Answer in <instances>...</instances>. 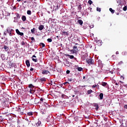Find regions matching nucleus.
<instances>
[{
  "instance_id": "1",
  "label": "nucleus",
  "mask_w": 127,
  "mask_h": 127,
  "mask_svg": "<svg viewBox=\"0 0 127 127\" xmlns=\"http://www.w3.org/2000/svg\"><path fill=\"white\" fill-rule=\"evenodd\" d=\"M73 49L70 50V52L71 53H77V52H79V50H78V47L77 46L74 45L72 47Z\"/></svg>"
},
{
  "instance_id": "2",
  "label": "nucleus",
  "mask_w": 127,
  "mask_h": 127,
  "mask_svg": "<svg viewBox=\"0 0 127 127\" xmlns=\"http://www.w3.org/2000/svg\"><path fill=\"white\" fill-rule=\"evenodd\" d=\"M86 62L88 65H93L94 64V60L87 59H86Z\"/></svg>"
},
{
  "instance_id": "3",
  "label": "nucleus",
  "mask_w": 127,
  "mask_h": 127,
  "mask_svg": "<svg viewBox=\"0 0 127 127\" xmlns=\"http://www.w3.org/2000/svg\"><path fill=\"white\" fill-rule=\"evenodd\" d=\"M29 88L31 89L30 90V93L31 94H33V93H34V90H33V88H34V86H33L32 84H30L29 85Z\"/></svg>"
},
{
  "instance_id": "4",
  "label": "nucleus",
  "mask_w": 127,
  "mask_h": 127,
  "mask_svg": "<svg viewBox=\"0 0 127 127\" xmlns=\"http://www.w3.org/2000/svg\"><path fill=\"white\" fill-rule=\"evenodd\" d=\"M42 74H43V75H48V74H50V72L48 70L44 69L42 70Z\"/></svg>"
},
{
  "instance_id": "5",
  "label": "nucleus",
  "mask_w": 127,
  "mask_h": 127,
  "mask_svg": "<svg viewBox=\"0 0 127 127\" xmlns=\"http://www.w3.org/2000/svg\"><path fill=\"white\" fill-rule=\"evenodd\" d=\"M16 32L17 34H18V35H20L21 36H22L23 35V33L20 32L18 29H16Z\"/></svg>"
},
{
  "instance_id": "6",
  "label": "nucleus",
  "mask_w": 127,
  "mask_h": 127,
  "mask_svg": "<svg viewBox=\"0 0 127 127\" xmlns=\"http://www.w3.org/2000/svg\"><path fill=\"white\" fill-rule=\"evenodd\" d=\"M64 65H65V66H67V67H70V65H71V64H70V62H69V61L66 60L64 64Z\"/></svg>"
},
{
  "instance_id": "7",
  "label": "nucleus",
  "mask_w": 127,
  "mask_h": 127,
  "mask_svg": "<svg viewBox=\"0 0 127 127\" xmlns=\"http://www.w3.org/2000/svg\"><path fill=\"white\" fill-rule=\"evenodd\" d=\"M21 110H22V107H18L17 111L20 112L21 115H23V112H21Z\"/></svg>"
},
{
  "instance_id": "8",
  "label": "nucleus",
  "mask_w": 127,
  "mask_h": 127,
  "mask_svg": "<svg viewBox=\"0 0 127 127\" xmlns=\"http://www.w3.org/2000/svg\"><path fill=\"white\" fill-rule=\"evenodd\" d=\"M62 32L63 35H66L67 36H68V35H69V33L68 32V31L65 32V31L63 30V31H62Z\"/></svg>"
},
{
  "instance_id": "9",
  "label": "nucleus",
  "mask_w": 127,
  "mask_h": 127,
  "mask_svg": "<svg viewBox=\"0 0 127 127\" xmlns=\"http://www.w3.org/2000/svg\"><path fill=\"white\" fill-rule=\"evenodd\" d=\"M3 49H4L5 51H6V52H8V50H9V48H8V47L5 46V45H4L3 47Z\"/></svg>"
},
{
  "instance_id": "10",
  "label": "nucleus",
  "mask_w": 127,
  "mask_h": 127,
  "mask_svg": "<svg viewBox=\"0 0 127 127\" xmlns=\"http://www.w3.org/2000/svg\"><path fill=\"white\" fill-rule=\"evenodd\" d=\"M26 65H27V67L30 66V63L29 62V61L28 60L26 61Z\"/></svg>"
},
{
  "instance_id": "11",
  "label": "nucleus",
  "mask_w": 127,
  "mask_h": 127,
  "mask_svg": "<svg viewBox=\"0 0 127 127\" xmlns=\"http://www.w3.org/2000/svg\"><path fill=\"white\" fill-rule=\"evenodd\" d=\"M94 107H95L96 111H98V110H99V105L98 104H94Z\"/></svg>"
},
{
  "instance_id": "12",
  "label": "nucleus",
  "mask_w": 127,
  "mask_h": 127,
  "mask_svg": "<svg viewBox=\"0 0 127 127\" xmlns=\"http://www.w3.org/2000/svg\"><path fill=\"white\" fill-rule=\"evenodd\" d=\"M40 82H46V78L45 77H43L40 79Z\"/></svg>"
},
{
  "instance_id": "13",
  "label": "nucleus",
  "mask_w": 127,
  "mask_h": 127,
  "mask_svg": "<svg viewBox=\"0 0 127 127\" xmlns=\"http://www.w3.org/2000/svg\"><path fill=\"white\" fill-rule=\"evenodd\" d=\"M100 100H103V98H104V94L101 93L99 94Z\"/></svg>"
},
{
  "instance_id": "14",
  "label": "nucleus",
  "mask_w": 127,
  "mask_h": 127,
  "mask_svg": "<svg viewBox=\"0 0 127 127\" xmlns=\"http://www.w3.org/2000/svg\"><path fill=\"white\" fill-rule=\"evenodd\" d=\"M86 11L87 12V13L91 12V11H92V8L91 7H89L87 9H86Z\"/></svg>"
},
{
  "instance_id": "15",
  "label": "nucleus",
  "mask_w": 127,
  "mask_h": 127,
  "mask_svg": "<svg viewBox=\"0 0 127 127\" xmlns=\"http://www.w3.org/2000/svg\"><path fill=\"white\" fill-rule=\"evenodd\" d=\"M39 30H42L43 29V28H44V26H43V25H40L39 26Z\"/></svg>"
},
{
  "instance_id": "16",
  "label": "nucleus",
  "mask_w": 127,
  "mask_h": 127,
  "mask_svg": "<svg viewBox=\"0 0 127 127\" xmlns=\"http://www.w3.org/2000/svg\"><path fill=\"white\" fill-rule=\"evenodd\" d=\"M76 70H77L79 72H81V71H83V68H82L81 67H76Z\"/></svg>"
},
{
  "instance_id": "17",
  "label": "nucleus",
  "mask_w": 127,
  "mask_h": 127,
  "mask_svg": "<svg viewBox=\"0 0 127 127\" xmlns=\"http://www.w3.org/2000/svg\"><path fill=\"white\" fill-rule=\"evenodd\" d=\"M77 23L80 24V25H82L83 24V21L81 19H79L77 21Z\"/></svg>"
},
{
  "instance_id": "18",
  "label": "nucleus",
  "mask_w": 127,
  "mask_h": 127,
  "mask_svg": "<svg viewBox=\"0 0 127 127\" xmlns=\"http://www.w3.org/2000/svg\"><path fill=\"white\" fill-rule=\"evenodd\" d=\"M101 85H102V86L103 87H106V86L108 85V83L107 82H102Z\"/></svg>"
},
{
  "instance_id": "19",
  "label": "nucleus",
  "mask_w": 127,
  "mask_h": 127,
  "mask_svg": "<svg viewBox=\"0 0 127 127\" xmlns=\"http://www.w3.org/2000/svg\"><path fill=\"white\" fill-rule=\"evenodd\" d=\"M39 103V101H38V100H37V99H35V100H34V104H35V105H37V104H38Z\"/></svg>"
},
{
  "instance_id": "20",
  "label": "nucleus",
  "mask_w": 127,
  "mask_h": 127,
  "mask_svg": "<svg viewBox=\"0 0 127 127\" xmlns=\"http://www.w3.org/2000/svg\"><path fill=\"white\" fill-rule=\"evenodd\" d=\"M22 20H23V21H25V20H26V17L25 16H22Z\"/></svg>"
},
{
  "instance_id": "21",
  "label": "nucleus",
  "mask_w": 127,
  "mask_h": 127,
  "mask_svg": "<svg viewBox=\"0 0 127 127\" xmlns=\"http://www.w3.org/2000/svg\"><path fill=\"white\" fill-rule=\"evenodd\" d=\"M109 10H110V11H111V12H112V13H115V10L113 9V8H109Z\"/></svg>"
},
{
  "instance_id": "22",
  "label": "nucleus",
  "mask_w": 127,
  "mask_h": 127,
  "mask_svg": "<svg viewBox=\"0 0 127 127\" xmlns=\"http://www.w3.org/2000/svg\"><path fill=\"white\" fill-rule=\"evenodd\" d=\"M40 125H41V121H38V122H37V123L36 124V126H37V127H39V126H40Z\"/></svg>"
},
{
  "instance_id": "23",
  "label": "nucleus",
  "mask_w": 127,
  "mask_h": 127,
  "mask_svg": "<svg viewBox=\"0 0 127 127\" xmlns=\"http://www.w3.org/2000/svg\"><path fill=\"white\" fill-rule=\"evenodd\" d=\"M91 93H93V90H88V91H87V94H88V95H90V94H91Z\"/></svg>"
},
{
  "instance_id": "24",
  "label": "nucleus",
  "mask_w": 127,
  "mask_h": 127,
  "mask_svg": "<svg viewBox=\"0 0 127 127\" xmlns=\"http://www.w3.org/2000/svg\"><path fill=\"white\" fill-rule=\"evenodd\" d=\"M27 115H28V116H33V113H32V112H28Z\"/></svg>"
},
{
  "instance_id": "25",
  "label": "nucleus",
  "mask_w": 127,
  "mask_h": 127,
  "mask_svg": "<svg viewBox=\"0 0 127 127\" xmlns=\"http://www.w3.org/2000/svg\"><path fill=\"white\" fill-rule=\"evenodd\" d=\"M68 57L70 59H74V56L73 55H68Z\"/></svg>"
},
{
  "instance_id": "26",
  "label": "nucleus",
  "mask_w": 127,
  "mask_h": 127,
  "mask_svg": "<svg viewBox=\"0 0 127 127\" xmlns=\"http://www.w3.org/2000/svg\"><path fill=\"white\" fill-rule=\"evenodd\" d=\"M78 9L79 10H81V9H82V5L79 4L78 6Z\"/></svg>"
},
{
  "instance_id": "27",
  "label": "nucleus",
  "mask_w": 127,
  "mask_h": 127,
  "mask_svg": "<svg viewBox=\"0 0 127 127\" xmlns=\"http://www.w3.org/2000/svg\"><path fill=\"white\" fill-rule=\"evenodd\" d=\"M31 31L32 33H34V32L35 31V28H33L31 30Z\"/></svg>"
},
{
  "instance_id": "28",
  "label": "nucleus",
  "mask_w": 127,
  "mask_h": 127,
  "mask_svg": "<svg viewBox=\"0 0 127 127\" xmlns=\"http://www.w3.org/2000/svg\"><path fill=\"white\" fill-rule=\"evenodd\" d=\"M40 45H42V47H45V44H44L43 43H40Z\"/></svg>"
},
{
  "instance_id": "29",
  "label": "nucleus",
  "mask_w": 127,
  "mask_h": 127,
  "mask_svg": "<svg viewBox=\"0 0 127 127\" xmlns=\"http://www.w3.org/2000/svg\"><path fill=\"white\" fill-rule=\"evenodd\" d=\"M88 3H89V4H92V3H93V1H92V0H88Z\"/></svg>"
},
{
  "instance_id": "30",
  "label": "nucleus",
  "mask_w": 127,
  "mask_h": 127,
  "mask_svg": "<svg viewBox=\"0 0 127 127\" xmlns=\"http://www.w3.org/2000/svg\"><path fill=\"white\" fill-rule=\"evenodd\" d=\"M51 85H52V86H55V85H56V83H55V82H52V81H51Z\"/></svg>"
},
{
  "instance_id": "31",
  "label": "nucleus",
  "mask_w": 127,
  "mask_h": 127,
  "mask_svg": "<svg viewBox=\"0 0 127 127\" xmlns=\"http://www.w3.org/2000/svg\"><path fill=\"white\" fill-rule=\"evenodd\" d=\"M27 14H29V15L31 14V11H30V10H28V11H27Z\"/></svg>"
},
{
  "instance_id": "32",
  "label": "nucleus",
  "mask_w": 127,
  "mask_h": 127,
  "mask_svg": "<svg viewBox=\"0 0 127 127\" xmlns=\"http://www.w3.org/2000/svg\"><path fill=\"white\" fill-rule=\"evenodd\" d=\"M32 61H34V62H37V59H32Z\"/></svg>"
},
{
  "instance_id": "33",
  "label": "nucleus",
  "mask_w": 127,
  "mask_h": 127,
  "mask_svg": "<svg viewBox=\"0 0 127 127\" xmlns=\"http://www.w3.org/2000/svg\"><path fill=\"white\" fill-rule=\"evenodd\" d=\"M97 11H99V12H101V8L97 7Z\"/></svg>"
},
{
  "instance_id": "34",
  "label": "nucleus",
  "mask_w": 127,
  "mask_h": 127,
  "mask_svg": "<svg viewBox=\"0 0 127 127\" xmlns=\"http://www.w3.org/2000/svg\"><path fill=\"white\" fill-rule=\"evenodd\" d=\"M67 81H69V82H72V81H73V79H72V78H68L67 79Z\"/></svg>"
},
{
  "instance_id": "35",
  "label": "nucleus",
  "mask_w": 127,
  "mask_h": 127,
  "mask_svg": "<svg viewBox=\"0 0 127 127\" xmlns=\"http://www.w3.org/2000/svg\"><path fill=\"white\" fill-rule=\"evenodd\" d=\"M47 41L49 42H51L52 41V39L49 38L47 39Z\"/></svg>"
},
{
  "instance_id": "36",
  "label": "nucleus",
  "mask_w": 127,
  "mask_h": 127,
  "mask_svg": "<svg viewBox=\"0 0 127 127\" xmlns=\"http://www.w3.org/2000/svg\"><path fill=\"white\" fill-rule=\"evenodd\" d=\"M123 10H124V11H127V6L124 7Z\"/></svg>"
},
{
  "instance_id": "37",
  "label": "nucleus",
  "mask_w": 127,
  "mask_h": 127,
  "mask_svg": "<svg viewBox=\"0 0 127 127\" xmlns=\"http://www.w3.org/2000/svg\"><path fill=\"white\" fill-rule=\"evenodd\" d=\"M21 45L24 46V45H25V42H24V41H22L21 43Z\"/></svg>"
},
{
  "instance_id": "38",
  "label": "nucleus",
  "mask_w": 127,
  "mask_h": 127,
  "mask_svg": "<svg viewBox=\"0 0 127 127\" xmlns=\"http://www.w3.org/2000/svg\"><path fill=\"white\" fill-rule=\"evenodd\" d=\"M16 18L18 19L20 18V16H19V14H17L16 15Z\"/></svg>"
},
{
  "instance_id": "39",
  "label": "nucleus",
  "mask_w": 127,
  "mask_h": 127,
  "mask_svg": "<svg viewBox=\"0 0 127 127\" xmlns=\"http://www.w3.org/2000/svg\"><path fill=\"white\" fill-rule=\"evenodd\" d=\"M31 40H32V41H35V39H34V37H31Z\"/></svg>"
},
{
  "instance_id": "40",
  "label": "nucleus",
  "mask_w": 127,
  "mask_h": 127,
  "mask_svg": "<svg viewBox=\"0 0 127 127\" xmlns=\"http://www.w3.org/2000/svg\"><path fill=\"white\" fill-rule=\"evenodd\" d=\"M66 74H70V70H66Z\"/></svg>"
},
{
  "instance_id": "41",
  "label": "nucleus",
  "mask_w": 127,
  "mask_h": 127,
  "mask_svg": "<svg viewBox=\"0 0 127 127\" xmlns=\"http://www.w3.org/2000/svg\"><path fill=\"white\" fill-rule=\"evenodd\" d=\"M121 79H122V80H125V77L123 76H121Z\"/></svg>"
},
{
  "instance_id": "42",
  "label": "nucleus",
  "mask_w": 127,
  "mask_h": 127,
  "mask_svg": "<svg viewBox=\"0 0 127 127\" xmlns=\"http://www.w3.org/2000/svg\"><path fill=\"white\" fill-rule=\"evenodd\" d=\"M39 13H40L41 16H43V13H42V12H41V13L39 12Z\"/></svg>"
},
{
  "instance_id": "43",
  "label": "nucleus",
  "mask_w": 127,
  "mask_h": 127,
  "mask_svg": "<svg viewBox=\"0 0 127 127\" xmlns=\"http://www.w3.org/2000/svg\"><path fill=\"white\" fill-rule=\"evenodd\" d=\"M43 100H44L43 98H41L40 101H41V102H42V103H43Z\"/></svg>"
},
{
  "instance_id": "44",
  "label": "nucleus",
  "mask_w": 127,
  "mask_h": 127,
  "mask_svg": "<svg viewBox=\"0 0 127 127\" xmlns=\"http://www.w3.org/2000/svg\"><path fill=\"white\" fill-rule=\"evenodd\" d=\"M6 31L7 32H8V33H9L10 32V31H9V30H8V29H6Z\"/></svg>"
},
{
  "instance_id": "45",
  "label": "nucleus",
  "mask_w": 127,
  "mask_h": 127,
  "mask_svg": "<svg viewBox=\"0 0 127 127\" xmlns=\"http://www.w3.org/2000/svg\"><path fill=\"white\" fill-rule=\"evenodd\" d=\"M32 58H36V57L35 56V55H33Z\"/></svg>"
},
{
  "instance_id": "46",
  "label": "nucleus",
  "mask_w": 127,
  "mask_h": 127,
  "mask_svg": "<svg viewBox=\"0 0 127 127\" xmlns=\"http://www.w3.org/2000/svg\"><path fill=\"white\" fill-rule=\"evenodd\" d=\"M92 87V88H96V87H97V85H93Z\"/></svg>"
},
{
  "instance_id": "47",
  "label": "nucleus",
  "mask_w": 127,
  "mask_h": 127,
  "mask_svg": "<svg viewBox=\"0 0 127 127\" xmlns=\"http://www.w3.org/2000/svg\"><path fill=\"white\" fill-rule=\"evenodd\" d=\"M124 108H125V109H127V105H125L124 106Z\"/></svg>"
},
{
  "instance_id": "48",
  "label": "nucleus",
  "mask_w": 127,
  "mask_h": 127,
  "mask_svg": "<svg viewBox=\"0 0 127 127\" xmlns=\"http://www.w3.org/2000/svg\"><path fill=\"white\" fill-rule=\"evenodd\" d=\"M64 97H65V95L64 94H62V98H64Z\"/></svg>"
},
{
  "instance_id": "49",
  "label": "nucleus",
  "mask_w": 127,
  "mask_h": 127,
  "mask_svg": "<svg viewBox=\"0 0 127 127\" xmlns=\"http://www.w3.org/2000/svg\"><path fill=\"white\" fill-rule=\"evenodd\" d=\"M59 7H58V5L57 6L56 8L55 9V10H56V9H59Z\"/></svg>"
},
{
  "instance_id": "50",
  "label": "nucleus",
  "mask_w": 127,
  "mask_h": 127,
  "mask_svg": "<svg viewBox=\"0 0 127 127\" xmlns=\"http://www.w3.org/2000/svg\"><path fill=\"white\" fill-rule=\"evenodd\" d=\"M112 58H116V56L113 55V56H112Z\"/></svg>"
},
{
  "instance_id": "51",
  "label": "nucleus",
  "mask_w": 127,
  "mask_h": 127,
  "mask_svg": "<svg viewBox=\"0 0 127 127\" xmlns=\"http://www.w3.org/2000/svg\"><path fill=\"white\" fill-rule=\"evenodd\" d=\"M33 70H34V69L32 67L30 68V71H33Z\"/></svg>"
},
{
  "instance_id": "52",
  "label": "nucleus",
  "mask_w": 127,
  "mask_h": 127,
  "mask_svg": "<svg viewBox=\"0 0 127 127\" xmlns=\"http://www.w3.org/2000/svg\"><path fill=\"white\" fill-rule=\"evenodd\" d=\"M9 36H11V32H10L9 33Z\"/></svg>"
},
{
  "instance_id": "53",
  "label": "nucleus",
  "mask_w": 127,
  "mask_h": 127,
  "mask_svg": "<svg viewBox=\"0 0 127 127\" xmlns=\"http://www.w3.org/2000/svg\"><path fill=\"white\" fill-rule=\"evenodd\" d=\"M115 85H116V86H119V83H115Z\"/></svg>"
},
{
  "instance_id": "54",
  "label": "nucleus",
  "mask_w": 127,
  "mask_h": 127,
  "mask_svg": "<svg viewBox=\"0 0 127 127\" xmlns=\"http://www.w3.org/2000/svg\"><path fill=\"white\" fill-rule=\"evenodd\" d=\"M116 14H117V15H119L120 14V13L119 12H116Z\"/></svg>"
},
{
  "instance_id": "55",
  "label": "nucleus",
  "mask_w": 127,
  "mask_h": 127,
  "mask_svg": "<svg viewBox=\"0 0 127 127\" xmlns=\"http://www.w3.org/2000/svg\"><path fill=\"white\" fill-rule=\"evenodd\" d=\"M83 79H84V80H85V79H86V76H83Z\"/></svg>"
},
{
  "instance_id": "56",
  "label": "nucleus",
  "mask_w": 127,
  "mask_h": 127,
  "mask_svg": "<svg viewBox=\"0 0 127 127\" xmlns=\"http://www.w3.org/2000/svg\"><path fill=\"white\" fill-rule=\"evenodd\" d=\"M75 45L76 46V45H78V43H75Z\"/></svg>"
},
{
  "instance_id": "57",
  "label": "nucleus",
  "mask_w": 127,
  "mask_h": 127,
  "mask_svg": "<svg viewBox=\"0 0 127 127\" xmlns=\"http://www.w3.org/2000/svg\"><path fill=\"white\" fill-rule=\"evenodd\" d=\"M13 8L14 9H16V7H13Z\"/></svg>"
},
{
  "instance_id": "58",
  "label": "nucleus",
  "mask_w": 127,
  "mask_h": 127,
  "mask_svg": "<svg viewBox=\"0 0 127 127\" xmlns=\"http://www.w3.org/2000/svg\"><path fill=\"white\" fill-rule=\"evenodd\" d=\"M116 54H119V52H116Z\"/></svg>"
},
{
  "instance_id": "59",
  "label": "nucleus",
  "mask_w": 127,
  "mask_h": 127,
  "mask_svg": "<svg viewBox=\"0 0 127 127\" xmlns=\"http://www.w3.org/2000/svg\"><path fill=\"white\" fill-rule=\"evenodd\" d=\"M4 35H6V33H5V32H4Z\"/></svg>"
},
{
  "instance_id": "60",
  "label": "nucleus",
  "mask_w": 127,
  "mask_h": 127,
  "mask_svg": "<svg viewBox=\"0 0 127 127\" xmlns=\"http://www.w3.org/2000/svg\"><path fill=\"white\" fill-rule=\"evenodd\" d=\"M17 0V1H21V0Z\"/></svg>"
},
{
  "instance_id": "61",
  "label": "nucleus",
  "mask_w": 127,
  "mask_h": 127,
  "mask_svg": "<svg viewBox=\"0 0 127 127\" xmlns=\"http://www.w3.org/2000/svg\"><path fill=\"white\" fill-rule=\"evenodd\" d=\"M60 86L61 87H62V84H60Z\"/></svg>"
},
{
  "instance_id": "62",
  "label": "nucleus",
  "mask_w": 127,
  "mask_h": 127,
  "mask_svg": "<svg viewBox=\"0 0 127 127\" xmlns=\"http://www.w3.org/2000/svg\"><path fill=\"white\" fill-rule=\"evenodd\" d=\"M73 98H74V97H75V95H72Z\"/></svg>"
},
{
  "instance_id": "63",
  "label": "nucleus",
  "mask_w": 127,
  "mask_h": 127,
  "mask_svg": "<svg viewBox=\"0 0 127 127\" xmlns=\"http://www.w3.org/2000/svg\"><path fill=\"white\" fill-rule=\"evenodd\" d=\"M24 2V3H26V1H25Z\"/></svg>"
},
{
  "instance_id": "64",
  "label": "nucleus",
  "mask_w": 127,
  "mask_h": 127,
  "mask_svg": "<svg viewBox=\"0 0 127 127\" xmlns=\"http://www.w3.org/2000/svg\"><path fill=\"white\" fill-rule=\"evenodd\" d=\"M57 38H58V36H57Z\"/></svg>"
}]
</instances>
